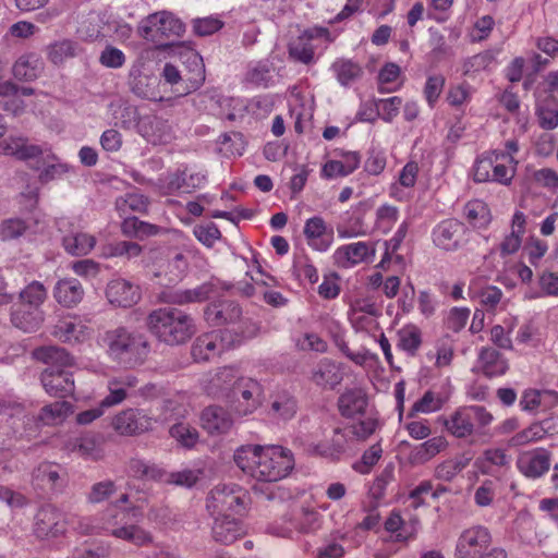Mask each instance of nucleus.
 <instances>
[{
  "instance_id": "nucleus-1",
  "label": "nucleus",
  "mask_w": 558,
  "mask_h": 558,
  "mask_svg": "<svg viewBox=\"0 0 558 558\" xmlns=\"http://www.w3.org/2000/svg\"><path fill=\"white\" fill-rule=\"evenodd\" d=\"M234 462L246 475L265 483L287 477L294 468L292 451L281 446H242L234 452Z\"/></svg>"
},
{
  "instance_id": "nucleus-2",
  "label": "nucleus",
  "mask_w": 558,
  "mask_h": 558,
  "mask_svg": "<svg viewBox=\"0 0 558 558\" xmlns=\"http://www.w3.org/2000/svg\"><path fill=\"white\" fill-rule=\"evenodd\" d=\"M104 342L109 356L128 368L141 365L150 351L147 337L126 327L108 330L104 336Z\"/></svg>"
},
{
  "instance_id": "nucleus-3",
  "label": "nucleus",
  "mask_w": 558,
  "mask_h": 558,
  "mask_svg": "<svg viewBox=\"0 0 558 558\" xmlns=\"http://www.w3.org/2000/svg\"><path fill=\"white\" fill-rule=\"evenodd\" d=\"M129 501L130 495L124 493L112 504L111 508L107 509L102 517V530L108 535L131 543L137 547L151 544L153 535L150 532L129 521L131 513L134 518L142 515L138 507L124 508L120 512L117 511L120 505H125Z\"/></svg>"
},
{
  "instance_id": "nucleus-4",
  "label": "nucleus",
  "mask_w": 558,
  "mask_h": 558,
  "mask_svg": "<svg viewBox=\"0 0 558 558\" xmlns=\"http://www.w3.org/2000/svg\"><path fill=\"white\" fill-rule=\"evenodd\" d=\"M148 329L167 344H180L195 333L193 317L175 307L153 311L147 317Z\"/></svg>"
},
{
  "instance_id": "nucleus-5",
  "label": "nucleus",
  "mask_w": 558,
  "mask_h": 558,
  "mask_svg": "<svg viewBox=\"0 0 558 558\" xmlns=\"http://www.w3.org/2000/svg\"><path fill=\"white\" fill-rule=\"evenodd\" d=\"M46 299L47 291L41 282L33 281L26 286L11 307L12 325L24 332L37 331L45 320L43 304Z\"/></svg>"
},
{
  "instance_id": "nucleus-6",
  "label": "nucleus",
  "mask_w": 558,
  "mask_h": 558,
  "mask_svg": "<svg viewBox=\"0 0 558 558\" xmlns=\"http://www.w3.org/2000/svg\"><path fill=\"white\" fill-rule=\"evenodd\" d=\"M295 444L311 456L322 457L331 461H340L344 456L356 449L355 437L351 435L347 424L332 428L331 436L325 441H308L305 436L299 435Z\"/></svg>"
},
{
  "instance_id": "nucleus-7",
  "label": "nucleus",
  "mask_w": 558,
  "mask_h": 558,
  "mask_svg": "<svg viewBox=\"0 0 558 558\" xmlns=\"http://www.w3.org/2000/svg\"><path fill=\"white\" fill-rule=\"evenodd\" d=\"M184 31L183 22L167 11L150 14L138 25L140 36L159 46L172 44Z\"/></svg>"
},
{
  "instance_id": "nucleus-8",
  "label": "nucleus",
  "mask_w": 558,
  "mask_h": 558,
  "mask_svg": "<svg viewBox=\"0 0 558 558\" xmlns=\"http://www.w3.org/2000/svg\"><path fill=\"white\" fill-rule=\"evenodd\" d=\"M247 493L236 484H220L207 497V509L211 515L241 514L245 511Z\"/></svg>"
},
{
  "instance_id": "nucleus-9",
  "label": "nucleus",
  "mask_w": 558,
  "mask_h": 558,
  "mask_svg": "<svg viewBox=\"0 0 558 558\" xmlns=\"http://www.w3.org/2000/svg\"><path fill=\"white\" fill-rule=\"evenodd\" d=\"M493 415L482 405H468L458 408L444 425L447 430L458 438L471 436L477 424L480 427L489 425Z\"/></svg>"
},
{
  "instance_id": "nucleus-10",
  "label": "nucleus",
  "mask_w": 558,
  "mask_h": 558,
  "mask_svg": "<svg viewBox=\"0 0 558 558\" xmlns=\"http://www.w3.org/2000/svg\"><path fill=\"white\" fill-rule=\"evenodd\" d=\"M262 386L250 377L239 376L228 401L239 416H247L260 405Z\"/></svg>"
},
{
  "instance_id": "nucleus-11",
  "label": "nucleus",
  "mask_w": 558,
  "mask_h": 558,
  "mask_svg": "<svg viewBox=\"0 0 558 558\" xmlns=\"http://www.w3.org/2000/svg\"><path fill=\"white\" fill-rule=\"evenodd\" d=\"M489 530L484 525H473L461 532L457 539L456 558H476L494 548Z\"/></svg>"
},
{
  "instance_id": "nucleus-12",
  "label": "nucleus",
  "mask_w": 558,
  "mask_h": 558,
  "mask_svg": "<svg viewBox=\"0 0 558 558\" xmlns=\"http://www.w3.org/2000/svg\"><path fill=\"white\" fill-rule=\"evenodd\" d=\"M66 484V471L58 463L43 462L32 473V485L40 496L62 493Z\"/></svg>"
},
{
  "instance_id": "nucleus-13",
  "label": "nucleus",
  "mask_w": 558,
  "mask_h": 558,
  "mask_svg": "<svg viewBox=\"0 0 558 558\" xmlns=\"http://www.w3.org/2000/svg\"><path fill=\"white\" fill-rule=\"evenodd\" d=\"M203 172L190 171L187 167L167 172L158 179V186L165 195L190 194L206 183Z\"/></svg>"
},
{
  "instance_id": "nucleus-14",
  "label": "nucleus",
  "mask_w": 558,
  "mask_h": 558,
  "mask_svg": "<svg viewBox=\"0 0 558 558\" xmlns=\"http://www.w3.org/2000/svg\"><path fill=\"white\" fill-rule=\"evenodd\" d=\"M187 60L193 65L187 77H183L179 69L169 62L163 65L161 73V76L168 84L181 85L182 88H177V90L184 95L198 89L205 81V66L202 57L197 53H192Z\"/></svg>"
},
{
  "instance_id": "nucleus-15",
  "label": "nucleus",
  "mask_w": 558,
  "mask_h": 558,
  "mask_svg": "<svg viewBox=\"0 0 558 558\" xmlns=\"http://www.w3.org/2000/svg\"><path fill=\"white\" fill-rule=\"evenodd\" d=\"M128 86L130 92L138 98L156 100V77L153 75L145 58H136L128 73Z\"/></svg>"
},
{
  "instance_id": "nucleus-16",
  "label": "nucleus",
  "mask_w": 558,
  "mask_h": 558,
  "mask_svg": "<svg viewBox=\"0 0 558 558\" xmlns=\"http://www.w3.org/2000/svg\"><path fill=\"white\" fill-rule=\"evenodd\" d=\"M75 518L48 505L36 514L35 532L38 537H57L65 533L68 525L74 524Z\"/></svg>"
},
{
  "instance_id": "nucleus-17",
  "label": "nucleus",
  "mask_w": 558,
  "mask_h": 558,
  "mask_svg": "<svg viewBox=\"0 0 558 558\" xmlns=\"http://www.w3.org/2000/svg\"><path fill=\"white\" fill-rule=\"evenodd\" d=\"M464 225L453 218L441 220L432 230L434 245L446 252L460 250L464 244Z\"/></svg>"
},
{
  "instance_id": "nucleus-18",
  "label": "nucleus",
  "mask_w": 558,
  "mask_h": 558,
  "mask_svg": "<svg viewBox=\"0 0 558 558\" xmlns=\"http://www.w3.org/2000/svg\"><path fill=\"white\" fill-rule=\"evenodd\" d=\"M217 290L213 281H206L193 289H163L158 294V300L162 303L185 305L191 303H201L207 301Z\"/></svg>"
},
{
  "instance_id": "nucleus-19",
  "label": "nucleus",
  "mask_w": 558,
  "mask_h": 558,
  "mask_svg": "<svg viewBox=\"0 0 558 558\" xmlns=\"http://www.w3.org/2000/svg\"><path fill=\"white\" fill-rule=\"evenodd\" d=\"M515 464L525 477L536 480L549 471L551 452L542 447L526 450L518 456Z\"/></svg>"
},
{
  "instance_id": "nucleus-20",
  "label": "nucleus",
  "mask_w": 558,
  "mask_h": 558,
  "mask_svg": "<svg viewBox=\"0 0 558 558\" xmlns=\"http://www.w3.org/2000/svg\"><path fill=\"white\" fill-rule=\"evenodd\" d=\"M153 421L143 410L125 409L112 420L114 430L123 436H134L151 429Z\"/></svg>"
},
{
  "instance_id": "nucleus-21",
  "label": "nucleus",
  "mask_w": 558,
  "mask_h": 558,
  "mask_svg": "<svg viewBox=\"0 0 558 558\" xmlns=\"http://www.w3.org/2000/svg\"><path fill=\"white\" fill-rule=\"evenodd\" d=\"M40 381L45 391L56 398L72 396L75 389L73 374L66 369L45 368Z\"/></svg>"
},
{
  "instance_id": "nucleus-22",
  "label": "nucleus",
  "mask_w": 558,
  "mask_h": 558,
  "mask_svg": "<svg viewBox=\"0 0 558 558\" xmlns=\"http://www.w3.org/2000/svg\"><path fill=\"white\" fill-rule=\"evenodd\" d=\"M137 133L153 145L167 144L173 137L169 121L156 114L143 116L138 121Z\"/></svg>"
},
{
  "instance_id": "nucleus-23",
  "label": "nucleus",
  "mask_w": 558,
  "mask_h": 558,
  "mask_svg": "<svg viewBox=\"0 0 558 558\" xmlns=\"http://www.w3.org/2000/svg\"><path fill=\"white\" fill-rule=\"evenodd\" d=\"M106 296L112 305L131 307L141 300L142 294L138 284L124 278H114L107 284Z\"/></svg>"
},
{
  "instance_id": "nucleus-24",
  "label": "nucleus",
  "mask_w": 558,
  "mask_h": 558,
  "mask_svg": "<svg viewBox=\"0 0 558 558\" xmlns=\"http://www.w3.org/2000/svg\"><path fill=\"white\" fill-rule=\"evenodd\" d=\"M206 322L215 327L233 325L242 317L241 306L232 300H219L208 304L204 311Z\"/></svg>"
},
{
  "instance_id": "nucleus-25",
  "label": "nucleus",
  "mask_w": 558,
  "mask_h": 558,
  "mask_svg": "<svg viewBox=\"0 0 558 558\" xmlns=\"http://www.w3.org/2000/svg\"><path fill=\"white\" fill-rule=\"evenodd\" d=\"M227 332H207L197 337L192 345L191 354L196 362H206L218 356L227 347L235 341H229L225 344Z\"/></svg>"
},
{
  "instance_id": "nucleus-26",
  "label": "nucleus",
  "mask_w": 558,
  "mask_h": 558,
  "mask_svg": "<svg viewBox=\"0 0 558 558\" xmlns=\"http://www.w3.org/2000/svg\"><path fill=\"white\" fill-rule=\"evenodd\" d=\"M367 404L368 398L362 388H347L337 400L338 411L345 418L364 415Z\"/></svg>"
},
{
  "instance_id": "nucleus-27",
  "label": "nucleus",
  "mask_w": 558,
  "mask_h": 558,
  "mask_svg": "<svg viewBox=\"0 0 558 558\" xmlns=\"http://www.w3.org/2000/svg\"><path fill=\"white\" fill-rule=\"evenodd\" d=\"M0 153L14 157L17 160L27 161L43 155L41 146L31 144L25 136H9L0 142Z\"/></svg>"
},
{
  "instance_id": "nucleus-28",
  "label": "nucleus",
  "mask_w": 558,
  "mask_h": 558,
  "mask_svg": "<svg viewBox=\"0 0 558 558\" xmlns=\"http://www.w3.org/2000/svg\"><path fill=\"white\" fill-rule=\"evenodd\" d=\"M238 378L239 375L235 368L230 366L221 367L209 376L204 389L211 397L228 399Z\"/></svg>"
},
{
  "instance_id": "nucleus-29",
  "label": "nucleus",
  "mask_w": 558,
  "mask_h": 558,
  "mask_svg": "<svg viewBox=\"0 0 558 558\" xmlns=\"http://www.w3.org/2000/svg\"><path fill=\"white\" fill-rule=\"evenodd\" d=\"M375 255V248L366 242H356L342 245L335 251V263L343 268H348L360 263L366 262L369 256Z\"/></svg>"
},
{
  "instance_id": "nucleus-30",
  "label": "nucleus",
  "mask_w": 558,
  "mask_h": 558,
  "mask_svg": "<svg viewBox=\"0 0 558 558\" xmlns=\"http://www.w3.org/2000/svg\"><path fill=\"white\" fill-rule=\"evenodd\" d=\"M343 379L340 365L331 359H322L311 372V380L323 389H333Z\"/></svg>"
},
{
  "instance_id": "nucleus-31",
  "label": "nucleus",
  "mask_w": 558,
  "mask_h": 558,
  "mask_svg": "<svg viewBox=\"0 0 558 558\" xmlns=\"http://www.w3.org/2000/svg\"><path fill=\"white\" fill-rule=\"evenodd\" d=\"M298 401L288 391L277 392L271 397L268 416L277 423H287L298 413Z\"/></svg>"
},
{
  "instance_id": "nucleus-32",
  "label": "nucleus",
  "mask_w": 558,
  "mask_h": 558,
  "mask_svg": "<svg viewBox=\"0 0 558 558\" xmlns=\"http://www.w3.org/2000/svg\"><path fill=\"white\" fill-rule=\"evenodd\" d=\"M202 426L209 434H225L228 433L232 425L233 418L231 414L219 405H210L203 410Z\"/></svg>"
},
{
  "instance_id": "nucleus-33",
  "label": "nucleus",
  "mask_w": 558,
  "mask_h": 558,
  "mask_svg": "<svg viewBox=\"0 0 558 558\" xmlns=\"http://www.w3.org/2000/svg\"><path fill=\"white\" fill-rule=\"evenodd\" d=\"M517 165L518 161L514 157L504 154V150L494 149L490 167L493 183L510 185L515 174Z\"/></svg>"
},
{
  "instance_id": "nucleus-34",
  "label": "nucleus",
  "mask_w": 558,
  "mask_h": 558,
  "mask_svg": "<svg viewBox=\"0 0 558 558\" xmlns=\"http://www.w3.org/2000/svg\"><path fill=\"white\" fill-rule=\"evenodd\" d=\"M33 356L47 365L46 368L66 369L74 365V359L70 353L57 345H44L33 351Z\"/></svg>"
},
{
  "instance_id": "nucleus-35",
  "label": "nucleus",
  "mask_w": 558,
  "mask_h": 558,
  "mask_svg": "<svg viewBox=\"0 0 558 558\" xmlns=\"http://www.w3.org/2000/svg\"><path fill=\"white\" fill-rule=\"evenodd\" d=\"M478 363L483 374L489 378L501 376L509 368L508 360L492 347H483L481 349Z\"/></svg>"
},
{
  "instance_id": "nucleus-36",
  "label": "nucleus",
  "mask_w": 558,
  "mask_h": 558,
  "mask_svg": "<svg viewBox=\"0 0 558 558\" xmlns=\"http://www.w3.org/2000/svg\"><path fill=\"white\" fill-rule=\"evenodd\" d=\"M213 525V537L216 542L229 545L242 534L240 522L230 514H216Z\"/></svg>"
},
{
  "instance_id": "nucleus-37",
  "label": "nucleus",
  "mask_w": 558,
  "mask_h": 558,
  "mask_svg": "<svg viewBox=\"0 0 558 558\" xmlns=\"http://www.w3.org/2000/svg\"><path fill=\"white\" fill-rule=\"evenodd\" d=\"M43 70V59L37 53L32 52L21 56L13 64L12 72L15 78L32 82L39 77Z\"/></svg>"
},
{
  "instance_id": "nucleus-38",
  "label": "nucleus",
  "mask_w": 558,
  "mask_h": 558,
  "mask_svg": "<svg viewBox=\"0 0 558 558\" xmlns=\"http://www.w3.org/2000/svg\"><path fill=\"white\" fill-rule=\"evenodd\" d=\"M304 234L310 246L324 252L327 251L332 242V238L326 234V223L322 217L315 216L306 220Z\"/></svg>"
},
{
  "instance_id": "nucleus-39",
  "label": "nucleus",
  "mask_w": 558,
  "mask_h": 558,
  "mask_svg": "<svg viewBox=\"0 0 558 558\" xmlns=\"http://www.w3.org/2000/svg\"><path fill=\"white\" fill-rule=\"evenodd\" d=\"M84 290L77 279H62L57 282L53 289V296L57 302L65 307H72L83 299Z\"/></svg>"
},
{
  "instance_id": "nucleus-40",
  "label": "nucleus",
  "mask_w": 558,
  "mask_h": 558,
  "mask_svg": "<svg viewBox=\"0 0 558 558\" xmlns=\"http://www.w3.org/2000/svg\"><path fill=\"white\" fill-rule=\"evenodd\" d=\"M320 518L318 511L310 506H301L292 510L290 514L291 526L301 532L308 533L317 530L320 524Z\"/></svg>"
},
{
  "instance_id": "nucleus-41",
  "label": "nucleus",
  "mask_w": 558,
  "mask_h": 558,
  "mask_svg": "<svg viewBox=\"0 0 558 558\" xmlns=\"http://www.w3.org/2000/svg\"><path fill=\"white\" fill-rule=\"evenodd\" d=\"M314 36L310 31H305L289 44V56L301 63L310 64L314 60V46L312 45Z\"/></svg>"
},
{
  "instance_id": "nucleus-42",
  "label": "nucleus",
  "mask_w": 558,
  "mask_h": 558,
  "mask_svg": "<svg viewBox=\"0 0 558 558\" xmlns=\"http://www.w3.org/2000/svg\"><path fill=\"white\" fill-rule=\"evenodd\" d=\"M62 244L69 254L73 256H85L95 247L96 239L88 233L76 232L64 236Z\"/></svg>"
},
{
  "instance_id": "nucleus-43",
  "label": "nucleus",
  "mask_w": 558,
  "mask_h": 558,
  "mask_svg": "<svg viewBox=\"0 0 558 558\" xmlns=\"http://www.w3.org/2000/svg\"><path fill=\"white\" fill-rule=\"evenodd\" d=\"M53 335L62 342H82L87 336V328L75 319H65L56 325Z\"/></svg>"
},
{
  "instance_id": "nucleus-44",
  "label": "nucleus",
  "mask_w": 558,
  "mask_h": 558,
  "mask_svg": "<svg viewBox=\"0 0 558 558\" xmlns=\"http://www.w3.org/2000/svg\"><path fill=\"white\" fill-rule=\"evenodd\" d=\"M463 213L468 222L474 228H486L492 220L487 205L480 199L468 202Z\"/></svg>"
},
{
  "instance_id": "nucleus-45",
  "label": "nucleus",
  "mask_w": 558,
  "mask_h": 558,
  "mask_svg": "<svg viewBox=\"0 0 558 558\" xmlns=\"http://www.w3.org/2000/svg\"><path fill=\"white\" fill-rule=\"evenodd\" d=\"M72 412V404L68 401H56L45 405L38 415L39 421L45 425H53L64 421Z\"/></svg>"
},
{
  "instance_id": "nucleus-46",
  "label": "nucleus",
  "mask_w": 558,
  "mask_h": 558,
  "mask_svg": "<svg viewBox=\"0 0 558 558\" xmlns=\"http://www.w3.org/2000/svg\"><path fill=\"white\" fill-rule=\"evenodd\" d=\"M121 231L126 236L144 239L157 234L159 227L142 221L137 217H126L121 223Z\"/></svg>"
},
{
  "instance_id": "nucleus-47",
  "label": "nucleus",
  "mask_w": 558,
  "mask_h": 558,
  "mask_svg": "<svg viewBox=\"0 0 558 558\" xmlns=\"http://www.w3.org/2000/svg\"><path fill=\"white\" fill-rule=\"evenodd\" d=\"M496 61V53L493 50H485L476 53L463 61V75L474 76L475 74L487 71Z\"/></svg>"
},
{
  "instance_id": "nucleus-48",
  "label": "nucleus",
  "mask_w": 558,
  "mask_h": 558,
  "mask_svg": "<svg viewBox=\"0 0 558 558\" xmlns=\"http://www.w3.org/2000/svg\"><path fill=\"white\" fill-rule=\"evenodd\" d=\"M538 124L543 130L550 131L558 126V99L546 98L536 110Z\"/></svg>"
},
{
  "instance_id": "nucleus-49",
  "label": "nucleus",
  "mask_w": 558,
  "mask_h": 558,
  "mask_svg": "<svg viewBox=\"0 0 558 558\" xmlns=\"http://www.w3.org/2000/svg\"><path fill=\"white\" fill-rule=\"evenodd\" d=\"M332 71L335 72L338 82L345 87L350 86L363 74V70L360 64L351 60H338L333 62Z\"/></svg>"
},
{
  "instance_id": "nucleus-50",
  "label": "nucleus",
  "mask_w": 558,
  "mask_h": 558,
  "mask_svg": "<svg viewBox=\"0 0 558 558\" xmlns=\"http://www.w3.org/2000/svg\"><path fill=\"white\" fill-rule=\"evenodd\" d=\"M114 205L120 216H125L130 211L145 213L148 207V198L140 193H128L119 196Z\"/></svg>"
},
{
  "instance_id": "nucleus-51",
  "label": "nucleus",
  "mask_w": 558,
  "mask_h": 558,
  "mask_svg": "<svg viewBox=\"0 0 558 558\" xmlns=\"http://www.w3.org/2000/svg\"><path fill=\"white\" fill-rule=\"evenodd\" d=\"M77 45L70 39H62L50 44L47 47V58L53 64H62L66 59L73 58L76 54Z\"/></svg>"
},
{
  "instance_id": "nucleus-52",
  "label": "nucleus",
  "mask_w": 558,
  "mask_h": 558,
  "mask_svg": "<svg viewBox=\"0 0 558 558\" xmlns=\"http://www.w3.org/2000/svg\"><path fill=\"white\" fill-rule=\"evenodd\" d=\"M71 451H77L85 459H98L100 454L99 442L92 434H85L69 442Z\"/></svg>"
},
{
  "instance_id": "nucleus-53",
  "label": "nucleus",
  "mask_w": 558,
  "mask_h": 558,
  "mask_svg": "<svg viewBox=\"0 0 558 558\" xmlns=\"http://www.w3.org/2000/svg\"><path fill=\"white\" fill-rule=\"evenodd\" d=\"M448 399V393L428 390L413 404L412 412L432 413L438 411L444 407Z\"/></svg>"
},
{
  "instance_id": "nucleus-54",
  "label": "nucleus",
  "mask_w": 558,
  "mask_h": 558,
  "mask_svg": "<svg viewBox=\"0 0 558 558\" xmlns=\"http://www.w3.org/2000/svg\"><path fill=\"white\" fill-rule=\"evenodd\" d=\"M143 118L138 108L132 104L123 102L114 111L117 124L124 130L135 129L137 131L138 121Z\"/></svg>"
},
{
  "instance_id": "nucleus-55",
  "label": "nucleus",
  "mask_w": 558,
  "mask_h": 558,
  "mask_svg": "<svg viewBox=\"0 0 558 558\" xmlns=\"http://www.w3.org/2000/svg\"><path fill=\"white\" fill-rule=\"evenodd\" d=\"M117 492V485L112 480H104L94 483L86 493V501L92 505L107 501Z\"/></svg>"
},
{
  "instance_id": "nucleus-56",
  "label": "nucleus",
  "mask_w": 558,
  "mask_h": 558,
  "mask_svg": "<svg viewBox=\"0 0 558 558\" xmlns=\"http://www.w3.org/2000/svg\"><path fill=\"white\" fill-rule=\"evenodd\" d=\"M422 344L421 330L415 326L407 327L399 331L398 347L409 355L414 356Z\"/></svg>"
},
{
  "instance_id": "nucleus-57",
  "label": "nucleus",
  "mask_w": 558,
  "mask_h": 558,
  "mask_svg": "<svg viewBox=\"0 0 558 558\" xmlns=\"http://www.w3.org/2000/svg\"><path fill=\"white\" fill-rule=\"evenodd\" d=\"M468 459H450L439 463L435 468L434 476L437 480L451 482L466 465Z\"/></svg>"
},
{
  "instance_id": "nucleus-58",
  "label": "nucleus",
  "mask_w": 558,
  "mask_h": 558,
  "mask_svg": "<svg viewBox=\"0 0 558 558\" xmlns=\"http://www.w3.org/2000/svg\"><path fill=\"white\" fill-rule=\"evenodd\" d=\"M128 472L136 478L162 480L163 471L155 465L147 464L144 460L134 458L128 464Z\"/></svg>"
},
{
  "instance_id": "nucleus-59",
  "label": "nucleus",
  "mask_w": 558,
  "mask_h": 558,
  "mask_svg": "<svg viewBox=\"0 0 558 558\" xmlns=\"http://www.w3.org/2000/svg\"><path fill=\"white\" fill-rule=\"evenodd\" d=\"M202 472L199 470L184 469L177 472H163L162 482L190 488L194 486L201 478Z\"/></svg>"
},
{
  "instance_id": "nucleus-60",
  "label": "nucleus",
  "mask_w": 558,
  "mask_h": 558,
  "mask_svg": "<svg viewBox=\"0 0 558 558\" xmlns=\"http://www.w3.org/2000/svg\"><path fill=\"white\" fill-rule=\"evenodd\" d=\"M445 447V440L441 437L430 438L418 445L413 451V460L417 463H424L438 454Z\"/></svg>"
},
{
  "instance_id": "nucleus-61",
  "label": "nucleus",
  "mask_w": 558,
  "mask_h": 558,
  "mask_svg": "<svg viewBox=\"0 0 558 558\" xmlns=\"http://www.w3.org/2000/svg\"><path fill=\"white\" fill-rule=\"evenodd\" d=\"M494 156V150L485 151L480 155L472 167L473 180L476 183H493V178L490 173L492 159Z\"/></svg>"
},
{
  "instance_id": "nucleus-62",
  "label": "nucleus",
  "mask_w": 558,
  "mask_h": 558,
  "mask_svg": "<svg viewBox=\"0 0 558 558\" xmlns=\"http://www.w3.org/2000/svg\"><path fill=\"white\" fill-rule=\"evenodd\" d=\"M28 221L22 218H9L0 223V240L10 241L22 236L28 229Z\"/></svg>"
},
{
  "instance_id": "nucleus-63",
  "label": "nucleus",
  "mask_w": 558,
  "mask_h": 558,
  "mask_svg": "<svg viewBox=\"0 0 558 558\" xmlns=\"http://www.w3.org/2000/svg\"><path fill=\"white\" fill-rule=\"evenodd\" d=\"M170 435L185 448L194 447L199 438L197 429L184 423L171 426Z\"/></svg>"
},
{
  "instance_id": "nucleus-64",
  "label": "nucleus",
  "mask_w": 558,
  "mask_h": 558,
  "mask_svg": "<svg viewBox=\"0 0 558 558\" xmlns=\"http://www.w3.org/2000/svg\"><path fill=\"white\" fill-rule=\"evenodd\" d=\"M352 436L355 437L356 445L365 441L371 435L375 433L378 427V420L374 416H367L360 420L357 423L347 424Z\"/></svg>"
}]
</instances>
